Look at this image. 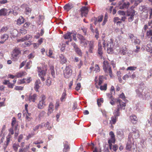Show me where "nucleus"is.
Returning <instances> with one entry per match:
<instances>
[{
	"instance_id": "1",
	"label": "nucleus",
	"mask_w": 152,
	"mask_h": 152,
	"mask_svg": "<svg viewBox=\"0 0 152 152\" xmlns=\"http://www.w3.org/2000/svg\"><path fill=\"white\" fill-rule=\"evenodd\" d=\"M102 44L103 48H105L106 46H107V52L108 54H112L113 53L114 45L113 40L110 39L109 40H102Z\"/></svg>"
},
{
	"instance_id": "2",
	"label": "nucleus",
	"mask_w": 152,
	"mask_h": 152,
	"mask_svg": "<svg viewBox=\"0 0 152 152\" xmlns=\"http://www.w3.org/2000/svg\"><path fill=\"white\" fill-rule=\"evenodd\" d=\"M116 102L117 103V108L114 111V116L118 117L120 115V111L122 109H125L126 104L122 102V100L119 99H117Z\"/></svg>"
},
{
	"instance_id": "3",
	"label": "nucleus",
	"mask_w": 152,
	"mask_h": 152,
	"mask_svg": "<svg viewBox=\"0 0 152 152\" xmlns=\"http://www.w3.org/2000/svg\"><path fill=\"white\" fill-rule=\"evenodd\" d=\"M103 70L106 73L109 74L111 77H113L112 69L110 66L109 63L107 61H104L103 63Z\"/></svg>"
},
{
	"instance_id": "4",
	"label": "nucleus",
	"mask_w": 152,
	"mask_h": 152,
	"mask_svg": "<svg viewBox=\"0 0 152 152\" xmlns=\"http://www.w3.org/2000/svg\"><path fill=\"white\" fill-rule=\"evenodd\" d=\"M21 53L20 49L15 48L12 51L11 55V59L13 61H16L18 59V56Z\"/></svg>"
},
{
	"instance_id": "5",
	"label": "nucleus",
	"mask_w": 152,
	"mask_h": 152,
	"mask_svg": "<svg viewBox=\"0 0 152 152\" xmlns=\"http://www.w3.org/2000/svg\"><path fill=\"white\" fill-rule=\"evenodd\" d=\"M143 90L142 88H139L138 89L136 90V92L137 94V95L140 97L141 98H144H144L146 99L148 98H149L150 97V94L149 92H147L146 94L144 93L143 94Z\"/></svg>"
},
{
	"instance_id": "6",
	"label": "nucleus",
	"mask_w": 152,
	"mask_h": 152,
	"mask_svg": "<svg viewBox=\"0 0 152 152\" xmlns=\"http://www.w3.org/2000/svg\"><path fill=\"white\" fill-rule=\"evenodd\" d=\"M40 98V100L39 101L37 107L39 109H42L46 105L45 101L46 98L45 95L42 94Z\"/></svg>"
},
{
	"instance_id": "7",
	"label": "nucleus",
	"mask_w": 152,
	"mask_h": 152,
	"mask_svg": "<svg viewBox=\"0 0 152 152\" xmlns=\"http://www.w3.org/2000/svg\"><path fill=\"white\" fill-rule=\"evenodd\" d=\"M63 74L65 78H69L72 74V70L71 69V66L68 65L66 66L63 71Z\"/></svg>"
},
{
	"instance_id": "8",
	"label": "nucleus",
	"mask_w": 152,
	"mask_h": 152,
	"mask_svg": "<svg viewBox=\"0 0 152 152\" xmlns=\"http://www.w3.org/2000/svg\"><path fill=\"white\" fill-rule=\"evenodd\" d=\"M97 53L100 58L102 59L103 58V48L102 45V42L101 41L99 40L98 44V49L97 50Z\"/></svg>"
},
{
	"instance_id": "9",
	"label": "nucleus",
	"mask_w": 152,
	"mask_h": 152,
	"mask_svg": "<svg viewBox=\"0 0 152 152\" xmlns=\"http://www.w3.org/2000/svg\"><path fill=\"white\" fill-rule=\"evenodd\" d=\"M37 69L39 76L40 77L42 81H44L45 79L44 77L46 75L45 71V70H42L41 68L39 67H38Z\"/></svg>"
},
{
	"instance_id": "10",
	"label": "nucleus",
	"mask_w": 152,
	"mask_h": 152,
	"mask_svg": "<svg viewBox=\"0 0 152 152\" xmlns=\"http://www.w3.org/2000/svg\"><path fill=\"white\" fill-rule=\"evenodd\" d=\"M20 7L22 8L25 9V12L27 15L31 13L32 11L31 8L27 4L24 3L20 6Z\"/></svg>"
},
{
	"instance_id": "11",
	"label": "nucleus",
	"mask_w": 152,
	"mask_h": 152,
	"mask_svg": "<svg viewBox=\"0 0 152 152\" xmlns=\"http://www.w3.org/2000/svg\"><path fill=\"white\" fill-rule=\"evenodd\" d=\"M80 11L81 17H83V16L86 17L88 12V8L86 7H83L80 9Z\"/></svg>"
},
{
	"instance_id": "12",
	"label": "nucleus",
	"mask_w": 152,
	"mask_h": 152,
	"mask_svg": "<svg viewBox=\"0 0 152 152\" xmlns=\"http://www.w3.org/2000/svg\"><path fill=\"white\" fill-rule=\"evenodd\" d=\"M132 136L133 138L137 139L139 137V131L138 130L135 129L134 127L132 128Z\"/></svg>"
},
{
	"instance_id": "13",
	"label": "nucleus",
	"mask_w": 152,
	"mask_h": 152,
	"mask_svg": "<svg viewBox=\"0 0 152 152\" xmlns=\"http://www.w3.org/2000/svg\"><path fill=\"white\" fill-rule=\"evenodd\" d=\"M88 42H89L88 51L91 53H92L94 46V41L93 40H91Z\"/></svg>"
},
{
	"instance_id": "14",
	"label": "nucleus",
	"mask_w": 152,
	"mask_h": 152,
	"mask_svg": "<svg viewBox=\"0 0 152 152\" xmlns=\"http://www.w3.org/2000/svg\"><path fill=\"white\" fill-rule=\"evenodd\" d=\"M9 38V36L8 34H5L1 35V40L0 41V44H3Z\"/></svg>"
},
{
	"instance_id": "15",
	"label": "nucleus",
	"mask_w": 152,
	"mask_h": 152,
	"mask_svg": "<svg viewBox=\"0 0 152 152\" xmlns=\"http://www.w3.org/2000/svg\"><path fill=\"white\" fill-rule=\"evenodd\" d=\"M37 95L36 94H34L32 95H30L28 98V100L29 102H35L37 99Z\"/></svg>"
},
{
	"instance_id": "16",
	"label": "nucleus",
	"mask_w": 152,
	"mask_h": 152,
	"mask_svg": "<svg viewBox=\"0 0 152 152\" xmlns=\"http://www.w3.org/2000/svg\"><path fill=\"white\" fill-rule=\"evenodd\" d=\"M41 83V82L39 79H38L36 80L35 83V86L34 88L36 92H39L38 89L40 87V86L39 85Z\"/></svg>"
},
{
	"instance_id": "17",
	"label": "nucleus",
	"mask_w": 152,
	"mask_h": 152,
	"mask_svg": "<svg viewBox=\"0 0 152 152\" xmlns=\"http://www.w3.org/2000/svg\"><path fill=\"white\" fill-rule=\"evenodd\" d=\"M8 10L5 8H3L0 10V16H7V11Z\"/></svg>"
},
{
	"instance_id": "18",
	"label": "nucleus",
	"mask_w": 152,
	"mask_h": 152,
	"mask_svg": "<svg viewBox=\"0 0 152 152\" xmlns=\"http://www.w3.org/2000/svg\"><path fill=\"white\" fill-rule=\"evenodd\" d=\"M135 15V12H133L128 13L127 15L129 17L128 18V20L129 22H131L133 20L134 18V16Z\"/></svg>"
},
{
	"instance_id": "19",
	"label": "nucleus",
	"mask_w": 152,
	"mask_h": 152,
	"mask_svg": "<svg viewBox=\"0 0 152 152\" xmlns=\"http://www.w3.org/2000/svg\"><path fill=\"white\" fill-rule=\"evenodd\" d=\"M130 3L129 2H124L123 4H121L119 6L120 9H123L125 8H127L129 6Z\"/></svg>"
},
{
	"instance_id": "20",
	"label": "nucleus",
	"mask_w": 152,
	"mask_h": 152,
	"mask_svg": "<svg viewBox=\"0 0 152 152\" xmlns=\"http://www.w3.org/2000/svg\"><path fill=\"white\" fill-rule=\"evenodd\" d=\"M59 57L60 58L59 61L61 64H63L67 62V61L66 58L62 54H61Z\"/></svg>"
},
{
	"instance_id": "21",
	"label": "nucleus",
	"mask_w": 152,
	"mask_h": 152,
	"mask_svg": "<svg viewBox=\"0 0 152 152\" xmlns=\"http://www.w3.org/2000/svg\"><path fill=\"white\" fill-rule=\"evenodd\" d=\"M54 109V105L51 102L50 103L49 106L48 108V114H51L52 113L53 110Z\"/></svg>"
},
{
	"instance_id": "22",
	"label": "nucleus",
	"mask_w": 152,
	"mask_h": 152,
	"mask_svg": "<svg viewBox=\"0 0 152 152\" xmlns=\"http://www.w3.org/2000/svg\"><path fill=\"white\" fill-rule=\"evenodd\" d=\"M115 138H110L108 141V142L109 144V147L110 150L112 149V143H115Z\"/></svg>"
},
{
	"instance_id": "23",
	"label": "nucleus",
	"mask_w": 152,
	"mask_h": 152,
	"mask_svg": "<svg viewBox=\"0 0 152 152\" xmlns=\"http://www.w3.org/2000/svg\"><path fill=\"white\" fill-rule=\"evenodd\" d=\"M70 149V147L68 144V142L65 141L64 144V148L63 150V152H68Z\"/></svg>"
},
{
	"instance_id": "24",
	"label": "nucleus",
	"mask_w": 152,
	"mask_h": 152,
	"mask_svg": "<svg viewBox=\"0 0 152 152\" xmlns=\"http://www.w3.org/2000/svg\"><path fill=\"white\" fill-rule=\"evenodd\" d=\"M73 7V5L71 3H69L66 4L64 7V8L65 10L68 12Z\"/></svg>"
},
{
	"instance_id": "25",
	"label": "nucleus",
	"mask_w": 152,
	"mask_h": 152,
	"mask_svg": "<svg viewBox=\"0 0 152 152\" xmlns=\"http://www.w3.org/2000/svg\"><path fill=\"white\" fill-rule=\"evenodd\" d=\"M72 34V32H68L65 34H64L63 37L65 39H69V41L71 42L72 41V38L71 35Z\"/></svg>"
},
{
	"instance_id": "26",
	"label": "nucleus",
	"mask_w": 152,
	"mask_h": 152,
	"mask_svg": "<svg viewBox=\"0 0 152 152\" xmlns=\"http://www.w3.org/2000/svg\"><path fill=\"white\" fill-rule=\"evenodd\" d=\"M24 18L22 16H20L17 20V24L18 25H20L24 22Z\"/></svg>"
},
{
	"instance_id": "27",
	"label": "nucleus",
	"mask_w": 152,
	"mask_h": 152,
	"mask_svg": "<svg viewBox=\"0 0 152 152\" xmlns=\"http://www.w3.org/2000/svg\"><path fill=\"white\" fill-rule=\"evenodd\" d=\"M118 117L115 116H112L111 118V120L110 121V124L111 125L115 124L117 120Z\"/></svg>"
},
{
	"instance_id": "28",
	"label": "nucleus",
	"mask_w": 152,
	"mask_h": 152,
	"mask_svg": "<svg viewBox=\"0 0 152 152\" xmlns=\"http://www.w3.org/2000/svg\"><path fill=\"white\" fill-rule=\"evenodd\" d=\"M27 73L25 71H22L17 73L15 75L16 77L18 78L21 77L22 76H25Z\"/></svg>"
},
{
	"instance_id": "29",
	"label": "nucleus",
	"mask_w": 152,
	"mask_h": 152,
	"mask_svg": "<svg viewBox=\"0 0 152 152\" xmlns=\"http://www.w3.org/2000/svg\"><path fill=\"white\" fill-rule=\"evenodd\" d=\"M130 119L132 123L133 124H136L137 122V119L135 115H132L130 116Z\"/></svg>"
},
{
	"instance_id": "30",
	"label": "nucleus",
	"mask_w": 152,
	"mask_h": 152,
	"mask_svg": "<svg viewBox=\"0 0 152 152\" xmlns=\"http://www.w3.org/2000/svg\"><path fill=\"white\" fill-rule=\"evenodd\" d=\"M107 83H105L103 86H101L99 87L98 86L96 85V87L97 88H99L102 91H106L107 89Z\"/></svg>"
},
{
	"instance_id": "31",
	"label": "nucleus",
	"mask_w": 152,
	"mask_h": 152,
	"mask_svg": "<svg viewBox=\"0 0 152 152\" xmlns=\"http://www.w3.org/2000/svg\"><path fill=\"white\" fill-rule=\"evenodd\" d=\"M32 37V36L30 35L27 34L26 35V36L23 38H22L21 39H18V42H20V41L23 42L24 40H29Z\"/></svg>"
},
{
	"instance_id": "32",
	"label": "nucleus",
	"mask_w": 152,
	"mask_h": 152,
	"mask_svg": "<svg viewBox=\"0 0 152 152\" xmlns=\"http://www.w3.org/2000/svg\"><path fill=\"white\" fill-rule=\"evenodd\" d=\"M126 46L125 45L123 46L120 49V53L123 55H124L126 53Z\"/></svg>"
},
{
	"instance_id": "33",
	"label": "nucleus",
	"mask_w": 152,
	"mask_h": 152,
	"mask_svg": "<svg viewBox=\"0 0 152 152\" xmlns=\"http://www.w3.org/2000/svg\"><path fill=\"white\" fill-rule=\"evenodd\" d=\"M66 97V94L65 91H64L62 94L61 97L60 98V101L61 102L65 101V99Z\"/></svg>"
},
{
	"instance_id": "34",
	"label": "nucleus",
	"mask_w": 152,
	"mask_h": 152,
	"mask_svg": "<svg viewBox=\"0 0 152 152\" xmlns=\"http://www.w3.org/2000/svg\"><path fill=\"white\" fill-rule=\"evenodd\" d=\"M9 27L7 26H4L2 27L0 30V32L3 33L6 32L9 29Z\"/></svg>"
},
{
	"instance_id": "35",
	"label": "nucleus",
	"mask_w": 152,
	"mask_h": 152,
	"mask_svg": "<svg viewBox=\"0 0 152 152\" xmlns=\"http://www.w3.org/2000/svg\"><path fill=\"white\" fill-rule=\"evenodd\" d=\"M88 42L86 39L85 38H83L80 41V42L81 44H83L84 46L85 47H86L87 45V44Z\"/></svg>"
},
{
	"instance_id": "36",
	"label": "nucleus",
	"mask_w": 152,
	"mask_h": 152,
	"mask_svg": "<svg viewBox=\"0 0 152 152\" xmlns=\"http://www.w3.org/2000/svg\"><path fill=\"white\" fill-rule=\"evenodd\" d=\"M104 79V77L103 76H100L99 77V81L98 83L99 86H100L103 83Z\"/></svg>"
},
{
	"instance_id": "37",
	"label": "nucleus",
	"mask_w": 152,
	"mask_h": 152,
	"mask_svg": "<svg viewBox=\"0 0 152 152\" xmlns=\"http://www.w3.org/2000/svg\"><path fill=\"white\" fill-rule=\"evenodd\" d=\"M54 66H50V72L51 73V74L52 75V76L54 78L55 77V72L54 70Z\"/></svg>"
},
{
	"instance_id": "38",
	"label": "nucleus",
	"mask_w": 152,
	"mask_h": 152,
	"mask_svg": "<svg viewBox=\"0 0 152 152\" xmlns=\"http://www.w3.org/2000/svg\"><path fill=\"white\" fill-rule=\"evenodd\" d=\"M97 102L98 106L100 107L101 106L102 103L103 102L104 100L102 98H100L99 99H98L97 100Z\"/></svg>"
},
{
	"instance_id": "39",
	"label": "nucleus",
	"mask_w": 152,
	"mask_h": 152,
	"mask_svg": "<svg viewBox=\"0 0 152 152\" xmlns=\"http://www.w3.org/2000/svg\"><path fill=\"white\" fill-rule=\"evenodd\" d=\"M19 10V8L17 7H14L13 10V14L14 15H16L18 14V12L17 11H16V10Z\"/></svg>"
},
{
	"instance_id": "40",
	"label": "nucleus",
	"mask_w": 152,
	"mask_h": 152,
	"mask_svg": "<svg viewBox=\"0 0 152 152\" xmlns=\"http://www.w3.org/2000/svg\"><path fill=\"white\" fill-rule=\"evenodd\" d=\"M19 146V145L18 144L14 143L12 146V148L15 152H17Z\"/></svg>"
},
{
	"instance_id": "41",
	"label": "nucleus",
	"mask_w": 152,
	"mask_h": 152,
	"mask_svg": "<svg viewBox=\"0 0 152 152\" xmlns=\"http://www.w3.org/2000/svg\"><path fill=\"white\" fill-rule=\"evenodd\" d=\"M75 51L76 52V53L80 56H81L82 55V53L81 52V50L79 48H76L75 50Z\"/></svg>"
},
{
	"instance_id": "42",
	"label": "nucleus",
	"mask_w": 152,
	"mask_h": 152,
	"mask_svg": "<svg viewBox=\"0 0 152 152\" xmlns=\"http://www.w3.org/2000/svg\"><path fill=\"white\" fill-rule=\"evenodd\" d=\"M16 123V119L15 117H13L12 118V121L11 123V125L12 127L14 128V126L15 125Z\"/></svg>"
},
{
	"instance_id": "43",
	"label": "nucleus",
	"mask_w": 152,
	"mask_h": 152,
	"mask_svg": "<svg viewBox=\"0 0 152 152\" xmlns=\"http://www.w3.org/2000/svg\"><path fill=\"white\" fill-rule=\"evenodd\" d=\"M23 87L20 86H16L14 89L16 90H22L23 89Z\"/></svg>"
},
{
	"instance_id": "44",
	"label": "nucleus",
	"mask_w": 152,
	"mask_h": 152,
	"mask_svg": "<svg viewBox=\"0 0 152 152\" xmlns=\"http://www.w3.org/2000/svg\"><path fill=\"white\" fill-rule=\"evenodd\" d=\"M35 134L34 132L31 133V134H29L28 136H27L26 138V140H28L30 138L32 137Z\"/></svg>"
},
{
	"instance_id": "45",
	"label": "nucleus",
	"mask_w": 152,
	"mask_h": 152,
	"mask_svg": "<svg viewBox=\"0 0 152 152\" xmlns=\"http://www.w3.org/2000/svg\"><path fill=\"white\" fill-rule=\"evenodd\" d=\"M95 67L94 71L96 72H98L100 71L99 67L98 64H96L95 65Z\"/></svg>"
},
{
	"instance_id": "46",
	"label": "nucleus",
	"mask_w": 152,
	"mask_h": 152,
	"mask_svg": "<svg viewBox=\"0 0 152 152\" xmlns=\"http://www.w3.org/2000/svg\"><path fill=\"white\" fill-rule=\"evenodd\" d=\"M112 93H109L107 94V96L108 98L109 99H113L114 98L113 97L112 95Z\"/></svg>"
},
{
	"instance_id": "47",
	"label": "nucleus",
	"mask_w": 152,
	"mask_h": 152,
	"mask_svg": "<svg viewBox=\"0 0 152 152\" xmlns=\"http://www.w3.org/2000/svg\"><path fill=\"white\" fill-rule=\"evenodd\" d=\"M27 32V30L24 28H22L20 29V32L23 35L26 34Z\"/></svg>"
},
{
	"instance_id": "48",
	"label": "nucleus",
	"mask_w": 152,
	"mask_h": 152,
	"mask_svg": "<svg viewBox=\"0 0 152 152\" xmlns=\"http://www.w3.org/2000/svg\"><path fill=\"white\" fill-rule=\"evenodd\" d=\"M81 87V84L80 83H78L75 87V89L77 91H78L80 89Z\"/></svg>"
},
{
	"instance_id": "49",
	"label": "nucleus",
	"mask_w": 152,
	"mask_h": 152,
	"mask_svg": "<svg viewBox=\"0 0 152 152\" xmlns=\"http://www.w3.org/2000/svg\"><path fill=\"white\" fill-rule=\"evenodd\" d=\"M32 63V62L30 61H29L27 63V64L26 65V69H29L30 68V66H31V64Z\"/></svg>"
},
{
	"instance_id": "50",
	"label": "nucleus",
	"mask_w": 152,
	"mask_h": 152,
	"mask_svg": "<svg viewBox=\"0 0 152 152\" xmlns=\"http://www.w3.org/2000/svg\"><path fill=\"white\" fill-rule=\"evenodd\" d=\"M137 68L136 67H134L133 66H131L128 67L127 69L126 70H134Z\"/></svg>"
},
{
	"instance_id": "51",
	"label": "nucleus",
	"mask_w": 152,
	"mask_h": 152,
	"mask_svg": "<svg viewBox=\"0 0 152 152\" xmlns=\"http://www.w3.org/2000/svg\"><path fill=\"white\" fill-rule=\"evenodd\" d=\"M146 34L148 37L152 36V30H150L147 31L146 33Z\"/></svg>"
},
{
	"instance_id": "52",
	"label": "nucleus",
	"mask_w": 152,
	"mask_h": 152,
	"mask_svg": "<svg viewBox=\"0 0 152 152\" xmlns=\"http://www.w3.org/2000/svg\"><path fill=\"white\" fill-rule=\"evenodd\" d=\"M103 16L101 15L99 16L98 17L97 20L99 23L101 22L103 19Z\"/></svg>"
},
{
	"instance_id": "53",
	"label": "nucleus",
	"mask_w": 152,
	"mask_h": 152,
	"mask_svg": "<svg viewBox=\"0 0 152 152\" xmlns=\"http://www.w3.org/2000/svg\"><path fill=\"white\" fill-rule=\"evenodd\" d=\"M77 37L80 41L84 38V37L82 35L79 34H77Z\"/></svg>"
},
{
	"instance_id": "54",
	"label": "nucleus",
	"mask_w": 152,
	"mask_h": 152,
	"mask_svg": "<svg viewBox=\"0 0 152 152\" xmlns=\"http://www.w3.org/2000/svg\"><path fill=\"white\" fill-rule=\"evenodd\" d=\"M132 145L131 143H127L126 146V149L130 150L132 147Z\"/></svg>"
},
{
	"instance_id": "55",
	"label": "nucleus",
	"mask_w": 152,
	"mask_h": 152,
	"mask_svg": "<svg viewBox=\"0 0 152 152\" xmlns=\"http://www.w3.org/2000/svg\"><path fill=\"white\" fill-rule=\"evenodd\" d=\"M43 40H44L42 38H41L37 41V42H38L37 45L38 46H39V45H41V44L43 42Z\"/></svg>"
},
{
	"instance_id": "56",
	"label": "nucleus",
	"mask_w": 152,
	"mask_h": 152,
	"mask_svg": "<svg viewBox=\"0 0 152 152\" xmlns=\"http://www.w3.org/2000/svg\"><path fill=\"white\" fill-rule=\"evenodd\" d=\"M119 97L123 100H124L126 98L123 92H122L121 94L119 95Z\"/></svg>"
},
{
	"instance_id": "57",
	"label": "nucleus",
	"mask_w": 152,
	"mask_h": 152,
	"mask_svg": "<svg viewBox=\"0 0 152 152\" xmlns=\"http://www.w3.org/2000/svg\"><path fill=\"white\" fill-rule=\"evenodd\" d=\"M59 105V100L56 101L55 105V109L57 110L58 108Z\"/></svg>"
},
{
	"instance_id": "58",
	"label": "nucleus",
	"mask_w": 152,
	"mask_h": 152,
	"mask_svg": "<svg viewBox=\"0 0 152 152\" xmlns=\"http://www.w3.org/2000/svg\"><path fill=\"white\" fill-rule=\"evenodd\" d=\"M118 148V147L117 145H114L113 146V148H112V149H113L114 151H116Z\"/></svg>"
},
{
	"instance_id": "59",
	"label": "nucleus",
	"mask_w": 152,
	"mask_h": 152,
	"mask_svg": "<svg viewBox=\"0 0 152 152\" xmlns=\"http://www.w3.org/2000/svg\"><path fill=\"white\" fill-rule=\"evenodd\" d=\"M111 101H110V103L112 105H114L115 104V101L116 99H115L114 98H113V99H110Z\"/></svg>"
},
{
	"instance_id": "60",
	"label": "nucleus",
	"mask_w": 152,
	"mask_h": 152,
	"mask_svg": "<svg viewBox=\"0 0 152 152\" xmlns=\"http://www.w3.org/2000/svg\"><path fill=\"white\" fill-rule=\"evenodd\" d=\"M30 25V23H29L28 22L26 23L23 25V27L27 28L29 27Z\"/></svg>"
},
{
	"instance_id": "61",
	"label": "nucleus",
	"mask_w": 152,
	"mask_h": 152,
	"mask_svg": "<svg viewBox=\"0 0 152 152\" xmlns=\"http://www.w3.org/2000/svg\"><path fill=\"white\" fill-rule=\"evenodd\" d=\"M142 1V0H131V2L132 3L135 2V4H138L141 2Z\"/></svg>"
},
{
	"instance_id": "62",
	"label": "nucleus",
	"mask_w": 152,
	"mask_h": 152,
	"mask_svg": "<svg viewBox=\"0 0 152 152\" xmlns=\"http://www.w3.org/2000/svg\"><path fill=\"white\" fill-rule=\"evenodd\" d=\"M9 1L7 0H0V4H4L8 2Z\"/></svg>"
},
{
	"instance_id": "63",
	"label": "nucleus",
	"mask_w": 152,
	"mask_h": 152,
	"mask_svg": "<svg viewBox=\"0 0 152 152\" xmlns=\"http://www.w3.org/2000/svg\"><path fill=\"white\" fill-rule=\"evenodd\" d=\"M10 134H9L8 135L7 137V145L9 143L10 141Z\"/></svg>"
},
{
	"instance_id": "64",
	"label": "nucleus",
	"mask_w": 152,
	"mask_h": 152,
	"mask_svg": "<svg viewBox=\"0 0 152 152\" xmlns=\"http://www.w3.org/2000/svg\"><path fill=\"white\" fill-rule=\"evenodd\" d=\"M109 135L110 137V138H115L114 133L113 132H110L109 133Z\"/></svg>"
}]
</instances>
